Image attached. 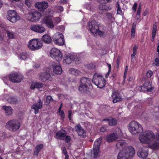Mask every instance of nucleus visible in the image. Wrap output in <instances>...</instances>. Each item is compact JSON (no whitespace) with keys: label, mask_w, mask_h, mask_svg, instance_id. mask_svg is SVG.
<instances>
[{"label":"nucleus","mask_w":159,"mask_h":159,"mask_svg":"<svg viewBox=\"0 0 159 159\" xmlns=\"http://www.w3.org/2000/svg\"><path fill=\"white\" fill-rule=\"evenodd\" d=\"M112 98L113 99V102L114 103L121 101L122 98L119 93L117 92H114L112 95Z\"/></svg>","instance_id":"393cba45"},{"label":"nucleus","mask_w":159,"mask_h":159,"mask_svg":"<svg viewBox=\"0 0 159 159\" xmlns=\"http://www.w3.org/2000/svg\"><path fill=\"white\" fill-rule=\"evenodd\" d=\"M50 56L53 59H56L57 61L62 59L63 55L62 53L59 50L56 48L52 49L50 52Z\"/></svg>","instance_id":"9d476101"},{"label":"nucleus","mask_w":159,"mask_h":159,"mask_svg":"<svg viewBox=\"0 0 159 159\" xmlns=\"http://www.w3.org/2000/svg\"><path fill=\"white\" fill-rule=\"evenodd\" d=\"M86 6L88 9L90 11L91 10V4L90 3H88L86 4Z\"/></svg>","instance_id":"69168bd1"},{"label":"nucleus","mask_w":159,"mask_h":159,"mask_svg":"<svg viewBox=\"0 0 159 159\" xmlns=\"http://www.w3.org/2000/svg\"><path fill=\"white\" fill-rule=\"evenodd\" d=\"M75 58V57H74L73 56L66 55L65 58L63 60V62L66 64H70L74 60V59Z\"/></svg>","instance_id":"bb28decb"},{"label":"nucleus","mask_w":159,"mask_h":159,"mask_svg":"<svg viewBox=\"0 0 159 159\" xmlns=\"http://www.w3.org/2000/svg\"><path fill=\"white\" fill-rule=\"evenodd\" d=\"M101 143V140L99 139H97L94 143L93 148H100V146Z\"/></svg>","instance_id":"c9c22d12"},{"label":"nucleus","mask_w":159,"mask_h":159,"mask_svg":"<svg viewBox=\"0 0 159 159\" xmlns=\"http://www.w3.org/2000/svg\"><path fill=\"white\" fill-rule=\"evenodd\" d=\"M153 74L152 71L150 70H148L146 73V76L148 78L150 77Z\"/></svg>","instance_id":"de8ad7c7"},{"label":"nucleus","mask_w":159,"mask_h":159,"mask_svg":"<svg viewBox=\"0 0 159 159\" xmlns=\"http://www.w3.org/2000/svg\"><path fill=\"white\" fill-rule=\"evenodd\" d=\"M126 143L124 141H120L118 142L116 145V146L117 148L120 149H124L126 148Z\"/></svg>","instance_id":"cd10ccee"},{"label":"nucleus","mask_w":159,"mask_h":159,"mask_svg":"<svg viewBox=\"0 0 159 159\" xmlns=\"http://www.w3.org/2000/svg\"><path fill=\"white\" fill-rule=\"evenodd\" d=\"M128 129L133 134H136L143 131V128L141 125L135 120L132 121L130 123Z\"/></svg>","instance_id":"7ed1b4c3"},{"label":"nucleus","mask_w":159,"mask_h":159,"mask_svg":"<svg viewBox=\"0 0 159 159\" xmlns=\"http://www.w3.org/2000/svg\"><path fill=\"white\" fill-rule=\"evenodd\" d=\"M42 23L49 29H52L54 25L51 18L49 16H45L42 20Z\"/></svg>","instance_id":"dca6fc26"},{"label":"nucleus","mask_w":159,"mask_h":159,"mask_svg":"<svg viewBox=\"0 0 159 159\" xmlns=\"http://www.w3.org/2000/svg\"><path fill=\"white\" fill-rule=\"evenodd\" d=\"M71 140V138L70 136L66 135V136L64 138L63 140H65L66 143H68L70 142Z\"/></svg>","instance_id":"a18cd8bd"},{"label":"nucleus","mask_w":159,"mask_h":159,"mask_svg":"<svg viewBox=\"0 0 159 159\" xmlns=\"http://www.w3.org/2000/svg\"><path fill=\"white\" fill-rule=\"evenodd\" d=\"M60 116L62 120H64L65 118V114L64 113V112L62 110L61 111V112H60Z\"/></svg>","instance_id":"864d4df0"},{"label":"nucleus","mask_w":159,"mask_h":159,"mask_svg":"<svg viewBox=\"0 0 159 159\" xmlns=\"http://www.w3.org/2000/svg\"><path fill=\"white\" fill-rule=\"evenodd\" d=\"M43 84L42 83L39 82L34 83L31 84L30 88L33 90L35 88L40 89L43 87Z\"/></svg>","instance_id":"7c9ffc66"},{"label":"nucleus","mask_w":159,"mask_h":159,"mask_svg":"<svg viewBox=\"0 0 159 159\" xmlns=\"http://www.w3.org/2000/svg\"><path fill=\"white\" fill-rule=\"evenodd\" d=\"M55 21L57 24L59 23L61 21V19L59 17H56L55 19Z\"/></svg>","instance_id":"3c124183"},{"label":"nucleus","mask_w":159,"mask_h":159,"mask_svg":"<svg viewBox=\"0 0 159 159\" xmlns=\"http://www.w3.org/2000/svg\"><path fill=\"white\" fill-rule=\"evenodd\" d=\"M128 69V66H126L125 67V72H124V76H123V78H124V80H125L126 78V76L127 74V72Z\"/></svg>","instance_id":"09e8293b"},{"label":"nucleus","mask_w":159,"mask_h":159,"mask_svg":"<svg viewBox=\"0 0 159 159\" xmlns=\"http://www.w3.org/2000/svg\"><path fill=\"white\" fill-rule=\"evenodd\" d=\"M7 101L11 104H15L17 103V100L15 97H10L7 99Z\"/></svg>","instance_id":"f704fd0d"},{"label":"nucleus","mask_w":159,"mask_h":159,"mask_svg":"<svg viewBox=\"0 0 159 159\" xmlns=\"http://www.w3.org/2000/svg\"><path fill=\"white\" fill-rule=\"evenodd\" d=\"M53 100L52 97L50 95H48L46 97V102L47 104H46V105H48L51 102H52Z\"/></svg>","instance_id":"79ce46f5"},{"label":"nucleus","mask_w":159,"mask_h":159,"mask_svg":"<svg viewBox=\"0 0 159 159\" xmlns=\"http://www.w3.org/2000/svg\"><path fill=\"white\" fill-rule=\"evenodd\" d=\"M42 46V43L38 39L30 40L28 44V48L34 51L40 49Z\"/></svg>","instance_id":"423d86ee"},{"label":"nucleus","mask_w":159,"mask_h":159,"mask_svg":"<svg viewBox=\"0 0 159 159\" xmlns=\"http://www.w3.org/2000/svg\"><path fill=\"white\" fill-rule=\"evenodd\" d=\"M116 7L117 8V14H120L122 13V10L119 2H117L116 5Z\"/></svg>","instance_id":"c03bdc74"},{"label":"nucleus","mask_w":159,"mask_h":159,"mask_svg":"<svg viewBox=\"0 0 159 159\" xmlns=\"http://www.w3.org/2000/svg\"><path fill=\"white\" fill-rule=\"evenodd\" d=\"M148 9H146L143 13V15L144 16H146L148 13Z\"/></svg>","instance_id":"338daca9"},{"label":"nucleus","mask_w":159,"mask_h":159,"mask_svg":"<svg viewBox=\"0 0 159 159\" xmlns=\"http://www.w3.org/2000/svg\"><path fill=\"white\" fill-rule=\"evenodd\" d=\"M57 62V63L54 62L52 64L53 72L57 74H60L62 72V69L59 62Z\"/></svg>","instance_id":"5701e85b"},{"label":"nucleus","mask_w":159,"mask_h":159,"mask_svg":"<svg viewBox=\"0 0 159 159\" xmlns=\"http://www.w3.org/2000/svg\"><path fill=\"white\" fill-rule=\"evenodd\" d=\"M120 58H118L116 60V68L118 69L119 66L120 62Z\"/></svg>","instance_id":"680f3d73"},{"label":"nucleus","mask_w":159,"mask_h":159,"mask_svg":"<svg viewBox=\"0 0 159 159\" xmlns=\"http://www.w3.org/2000/svg\"><path fill=\"white\" fill-rule=\"evenodd\" d=\"M43 102L40 99H39L37 103H36L31 106V108L34 110V113L35 114H38L39 110L41 109L43 107Z\"/></svg>","instance_id":"a211bd4d"},{"label":"nucleus","mask_w":159,"mask_h":159,"mask_svg":"<svg viewBox=\"0 0 159 159\" xmlns=\"http://www.w3.org/2000/svg\"><path fill=\"white\" fill-rule=\"evenodd\" d=\"M53 42L56 44L60 46L65 44L63 35L61 33H57L55 34L52 37Z\"/></svg>","instance_id":"9b49d317"},{"label":"nucleus","mask_w":159,"mask_h":159,"mask_svg":"<svg viewBox=\"0 0 159 159\" xmlns=\"http://www.w3.org/2000/svg\"><path fill=\"white\" fill-rule=\"evenodd\" d=\"M72 114V111L71 110H69L68 117L69 118V120H72V118L71 117Z\"/></svg>","instance_id":"5fc2aeb1"},{"label":"nucleus","mask_w":159,"mask_h":159,"mask_svg":"<svg viewBox=\"0 0 159 159\" xmlns=\"http://www.w3.org/2000/svg\"><path fill=\"white\" fill-rule=\"evenodd\" d=\"M92 89L91 79L85 77L81 78L80 80V84L78 87L79 91L81 93H84Z\"/></svg>","instance_id":"f257e3e1"},{"label":"nucleus","mask_w":159,"mask_h":159,"mask_svg":"<svg viewBox=\"0 0 159 159\" xmlns=\"http://www.w3.org/2000/svg\"><path fill=\"white\" fill-rule=\"evenodd\" d=\"M99 9L100 10L106 11L110 10L111 9V7L109 4H101L99 6Z\"/></svg>","instance_id":"c85d7f7f"},{"label":"nucleus","mask_w":159,"mask_h":159,"mask_svg":"<svg viewBox=\"0 0 159 159\" xmlns=\"http://www.w3.org/2000/svg\"><path fill=\"white\" fill-rule=\"evenodd\" d=\"M6 33L7 36L9 39H13L14 38V33L13 32L7 30L6 31Z\"/></svg>","instance_id":"a19ab883"},{"label":"nucleus","mask_w":159,"mask_h":159,"mask_svg":"<svg viewBox=\"0 0 159 159\" xmlns=\"http://www.w3.org/2000/svg\"><path fill=\"white\" fill-rule=\"evenodd\" d=\"M43 144L37 145L34 150L33 155L36 156H38L41 150L43 148Z\"/></svg>","instance_id":"a878e982"},{"label":"nucleus","mask_w":159,"mask_h":159,"mask_svg":"<svg viewBox=\"0 0 159 159\" xmlns=\"http://www.w3.org/2000/svg\"><path fill=\"white\" fill-rule=\"evenodd\" d=\"M42 16L41 13L37 11H32L27 14V19L29 21L36 22L39 20Z\"/></svg>","instance_id":"39448f33"},{"label":"nucleus","mask_w":159,"mask_h":159,"mask_svg":"<svg viewBox=\"0 0 159 159\" xmlns=\"http://www.w3.org/2000/svg\"><path fill=\"white\" fill-rule=\"evenodd\" d=\"M29 57L28 54L26 52H22L18 54V57L20 59L25 60Z\"/></svg>","instance_id":"72a5a7b5"},{"label":"nucleus","mask_w":159,"mask_h":159,"mask_svg":"<svg viewBox=\"0 0 159 159\" xmlns=\"http://www.w3.org/2000/svg\"><path fill=\"white\" fill-rule=\"evenodd\" d=\"M74 60L75 61L76 63L79 64L81 61V59L79 57H77L76 58H75V59H74Z\"/></svg>","instance_id":"052dcab7"},{"label":"nucleus","mask_w":159,"mask_h":159,"mask_svg":"<svg viewBox=\"0 0 159 159\" xmlns=\"http://www.w3.org/2000/svg\"><path fill=\"white\" fill-rule=\"evenodd\" d=\"M30 29L34 32L42 33L45 30V28L41 25H32L30 27Z\"/></svg>","instance_id":"aec40b11"},{"label":"nucleus","mask_w":159,"mask_h":159,"mask_svg":"<svg viewBox=\"0 0 159 159\" xmlns=\"http://www.w3.org/2000/svg\"><path fill=\"white\" fill-rule=\"evenodd\" d=\"M111 0H98V1L101 4H105L107 3L111 2Z\"/></svg>","instance_id":"49530a36"},{"label":"nucleus","mask_w":159,"mask_h":159,"mask_svg":"<svg viewBox=\"0 0 159 159\" xmlns=\"http://www.w3.org/2000/svg\"><path fill=\"white\" fill-rule=\"evenodd\" d=\"M2 107L6 111V115H11L12 114L13 110L11 107L4 106H3Z\"/></svg>","instance_id":"2f4dec72"},{"label":"nucleus","mask_w":159,"mask_h":159,"mask_svg":"<svg viewBox=\"0 0 159 159\" xmlns=\"http://www.w3.org/2000/svg\"><path fill=\"white\" fill-rule=\"evenodd\" d=\"M156 33H155L152 32V39H151V41L152 42H153L154 41V39H155V36L156 35Z\"/></svg>","instance_id":"e2e57ef3"},{"label":"nucleus","mask_w":159,"mask_h":159,"mask_svg":"<svg viewBox=\"0 0 159 159\" xmlns=\"http://www.w3.org/2000/svg\"><path fill=\"white\" fill-rule=\"evenodd\" d=\"M30 0H25V2L28 7H30L31 6Z\"/></svg>","instance_id":"4d7b16f0"},{"label":"nucleus","mask_w":159,"mask_h":159,"mask_svg":"<svg viewBox=\"0 0 159 159\" xmlns=\"http://www.w3.org/2000/svg\"><path fill=\"white\" fill-rule=\"evenodd\" d=\"M42 40L44 43H49L52 41L51 37L48 34L44 35L42 37Z\"/></svg>","instance_id":"473e14b6"},{"label":"nucleus","mask_w":159,"mask_h":159,"mask_svg":"<svg viewBox=\"0 0 159 159\" xmlns=\"http://www.w3.org/2000/svg\"><path fill=\"white\" fill-rule=\"evenodd\" d=\"M48 7V3L45 1L37 2L35 3L36 7L40 11H44Z\"/></svg>","instance_id":"412c9836"},{"label":"nucleus","mask_w":159,"mask_h":159,"mask_svg":"<svg viewBox=\"0 0 159 159\" xmlns=\"http://www.w3.org/2000/svg\"><path fill=\"white\" fill-rule=\"evenodd\" d=\"M148 148L147 147H143L138 152V156L140 158H145L148 155Z\"/></svg>","instance_id":"6ab92c4d"},{"label":"nucleus","mask_w":159,"mask_h":159,"mask_svg":"<svg viewBox=\"0 0 159 159\" xmlns=\"http://www.w3.org/2000/svg\"><path fill=\"white\" fill-rule=\"evenodd\" d=\"M157 30V26L156 25L154 24L153 26L152 32L156 33Z\"/></svg>","instance_id":"13d9d810"},{"label":"nucleus","mask_w":159,"mask_h":159,"mask_svg":"<svg viewBox=\"0 0 159 159\" xmlns=\"http://www.w3.org/2000/svg\"><path fill=\"white\" fill-rule=\"evenodd\" d=\"M138 49V46L137 45H134L133 49V53L131 55V58L133 59L136 55L137 53V50Z\"/></svg>","instance_id":"58836bf2"},{"label":"nucleus","mask_w":159,"mask_h":159,"mask_svg":"<svg viewBox=\"0 0 159 159\" xmlns=\"http://www.w3.org/2000/svg\"><path fill=\"white\" fill-rule=\"evenodd\" d=\"M9 80L13 82L18 83L23 80V76L22 75L15 73L9 74Z\"/></svg>","instance_id":"ddd939ff"},{"label":"nucleus","mask_w":159,"mask_h":159,"mask_svg":"<svg viewBox=\"0 0 159 159\" xmlns=\"http://www.w3.org/2000/svg\"><path fill=\"white\" fill-rule=\"evenodd\" d=\"M149 147L153 149H159V142H154L152 145L149 146Z\"/></svg>","instance_id":"4c0bfd02"},{"label":"nucleus","mask_w":159,"mask_h":159,"mask_svg":"<svg viewBox=\"0 0 159 159\" xmlns=\"http://www.w3.org/2000/svg\"><path fill=\"white\" fill-rule=\"evenodd\" d=\"M152 83L149 81H146L143 84L144 87L148 91H152Z\"/></svg>","instance_id":"c756f323"},{"label":"nucleus","mask_w":159,"mask_h":159,"mask_svg":"<svg viewBox=\"0 0 159 159\" xmlns=\"http://www.w3.org/2000/svg\"><path fill=\"white\" fill-rule=\"evenodd\" d=\"M93 155L94 158H97L99 152V149L93 148Z\"/></svg>","instance_id":"37998d69"},{"label":"nucleus","mask_w":159,"mask_h":159,"mask_svg":"<svg viewBox=\"0 0 159 159\" xmlns=\"http://www.w3.org/2000/svg\"><path fill=\"white\" fill-rule=\"evenodd\" d=\"M62 152L65 155H68L66 149L65 147H63L62 149Z\"/></svg>","instance_id":"bf43d9fd"},{"label":"nucleus","mask_w":159,"mask_h":159,"mask_svg":"<svg viewBox=\"0 0 159 159\" xmlns=\"http://www.w3.org/2000/svg\"><path fill=\"white\" fill-rule=\"evenodd\" d=\"M67 134V132L65 130L62 129L58 131L56 134V138L57 139L64 140V138Z\"/></svg>","instance_id":"b1692460"},{"label":"nucleus","mask_w":159,"mask_h":159,"mask_svg":"<svg viewBox=\"0 0 159 159\" xmlns=\"http://www.w3.org/2000/svg\"><path fill=\"white\" fill-rule=\"evenodd\" d=\"M141 11V6L139 5V6L138 10L137 11L136 15H140V13Z\"/></svg>","instance_id":"603ef678"},{"label":"nucleus","mask_w":159,"mask_h":159,"mask_svg":"<svg viewBox=\"0 0 159 159\" xmlns=\"http://www.w3.org/2000/svg\"><path fill=\"white\" fill-rule=\"evenodd\" d=\"M118 131L120 132V134H118L116 132L107 135L106 137V140L108 142H111L116 141L120 135H121L122 133H121V130L118 129Z\"/></svg>","instance_id":"4468645a"},{"label":"nucleus","mask_w":159,"mask_h":159,"mask_svg":"<svg viewBox=\"0 0 159 159\" xmlns=\"http://www.w3.org/2000/svg\"><path fill=\"white\" fill-rule=\"evenodd\" d=\"M6 126L11 131H16L20 127V124L17 120H11L8 122Z\"/></svg>","instance_id":"6e6552de"},{"label":"nucleus","mask_w":159,"mask_h":159,"mask_svg":"<svg viewBox=\"0 0 159 159\" xmlns=\"http://www.w3.org/2000/svg\"><path fill=\"white\" fill-rule=\"evenodd\" d=\"M137 4L136 2L134 3L133 6L132 7V9L133 11L135 12L136 11Z\"/></svg>","instance_id":"8fccbe9b"},{"label":"nucleus","mask_w":159,"mask_h":159,"mask_svg":"<svg viewBox=\"0 0 159 159\" xmlns=\"http://www.w3.org/2000/svg\"><path fill=\"white\" fill-rule=\"evenodd\" d=\"M50 70L49 68H44V71L41 72L39 74V80L43 82L47 80L51 81L52 80V78L49 73Z\"/></svg>","instance_id":"20e7f679"},{"label":"nucleus","mask_w":159,"mask_h":159,"mask_svg":"<svg viewBox=\"0 0 159 159\" xmlns=\"http://www.w3.org/2000/svg\"><path fill=\"white\" fill-rule=\"evenodd\" d=\"M155 62L157 63V64H156V66H159V58H157L155 59Z\"/></svg>","instance_id":"774afa93"},{"label":"nucleus","mask_w":159,"mask_h":159,"mask_svg":"<svg viewBox=\"0 0 159 159\" xmlns=\"http://www.w3.org/2000/svg\"><path fill=\"white\" fill-rule=\"evenodd\" d=\"M106 128L104 126H102L100 129V131L101 132H104L106 130Z\"/></svg>","instance_id":"0e129e2a"},{"label":"nucleus","mask_w":159,"mask_h":159,"mask_svg":"<svg viewBox=\"0 0 159 159\" xmlns=\"http://www.w3.org/2000/svg\"><path fill=\"white\" fill-rule=\"evenodd\" d=\"M88 25L90 31L93 34H97V32L99 27V25L95 20H92L91 22H89Z\"/></svg>","instance_id":"2eb2a0df"},{"label":"nucleus","mask_w":159,"mask_h":159,"mask_svg":"<svg viewBox=\"0 0 159 159\" xmlns=\"http://www.w3.org/2000/svg\"><path fill=\"white\" fill-rule=\"evenodd\" d=\"M108 29L105 26L100 24H99L97 33L100 37H105L108 34Z\"/></svg>","instance_id":"f8f14e48"},{"label":"nucleus","mask_w":159,"mask_h":159,"mask_svg":"<svg viewBox=\"0 0 159 159\" xmlns=\"http://www.w3.org/2000/svg\"><path fill=\"white\" fill-rule=\"evenodd\" d=\"M7 19L12 23L16 22L20 19V17L14 10H11L8 11L7 16Z\"/></svg>","instance_id":"1a4fd4ad"},{"label":"nucleus","mask_w":159,"mask_h":159,"mask_svg":"<svg viewBox=\"0 0 159 159\" xmlns=\"http://www.w3.org/2000/svg\"><path fill=\"white\" fill-rule=\"evenodd\" d=\"M92 82L98 88L100 89L104 87L106 84L105 80L102 76L94 75Z\"/></svg>","instance_id":"0eeeda50"},{"label":"nucleus","mask_w":159,"mask_h":159,"mask_svg":"<svg viewBox=\"0 0 159 159\" xmlns=\"http://www.w3.org/2000/svg\"><path fill=\"white\" fill-rule=\"evenodd\" d=\"M136 22H134L132 24V26L131 30V37H134L135 36V31L136 26Z\"/></svg>","instance_id":"e433bc0d"},{"label":"nucleus","mask_w":159,"mask_h":159,"mask_svg":"<svg viewBox=\"0 0 159 159\" xmlns=\"http://www.w3.org/2000/svg\"><path fill=\"white\" fill-rule=\"evenodd\" d=\"M69 73L72 75H76L79 73V71L77 69L74 68H71L69 70Z\"/></svg>","instance_id":"ea45409f"},{"label":"nucleus","mask_w":159,"mask_h":159,"mask_svg":"<svg viewBox=\"0 0 159 159\" xmlns=\"http://www.w3.org/2000/svg\"><path fill=\"white\" fill-rule=\"evenodd\" d=\"M101 121H107L108 125L110 126H115L117 125V120L115 118L110 117L102 119Z\"/></svg>","instance_id":"4be33fe9"},{"label":"nucleus","mask_w":159,"mask_h":159,"mask_svg":"<svg viewBox=\"0 0 159 159\" xmlns=\"http://www.w3.org/2000/svg\"><path fill=\"white\" fill-rule=\"evenodd\" d=\"M139 138L142 143L149 144L155 139V136L152 131L147 130L142 132Z\"/></svg>","instance_id":"f03ea898"},{"label":"nucleus","mask_w":159,"mask_h":159,"mask_svg":"<svg viewBox=\"0 0 159 159\" xmlns=\"http://www.w3.org/2000/svg\"><path fill=\"white\" fill-rule=\"evenodd\" d=\"M75 129L77 132L78 135L81 138H84L86 137V132L81 127L80 124H78L75 126Z\"/></svg>","instance_id":"f3484780"},{"label":"nucleus","mask_w":159,"mask_h":159,"mask_svg":"<svg viewBox=\"0 0 159 159\" xmlns=\"http://www.w3.org/2000/svg\"><path fill=\"white\" fill-rule=\"evenodd\" d=\"M106 15L109 19L111 20L113 17V15L110 12L108 13H107Z\"/></svg>","instance_id":"6e6d98bb"}]
</instances>
